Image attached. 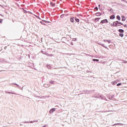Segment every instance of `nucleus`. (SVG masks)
Listing matches in <instances>:
<instances>
[{
  "label": "nucleus",
  "instance_id": "1",
  "mask_svg": "<svg viewBox=\"0 0 127 127\" xmlns=\"http://www.w3.org/2000/svg\"><path fill=\"white\" fill-rule=\"evenodd\" d=\"M111 26H113L114 27H118V26H121V25H124V23H122L120 21H114L113 24L109 23Z\"/></svg>",
  "mask_w": 127,
  "mask_h": 127
},
{
  "label": "nucleus",
  "instance_id": "2",
  "mask_svg": "<svg viewBox=\"0 0 127 127\" xmlns=\"http://www.w3.org/2000/svg\"><path fill=\"white\" fill-rule=\"evenodd\" d=\"M93 98H95V99H100V100H105V96H103V95L100 94H95Z\"/></svg>",
  "mask_w": 127,
  "mask_h": 127
},
{
  "label": "nucleus",
  "instance_id": "3",
  "mask_svg": "<svg viewBox=\"0 0 127 127\" xmlns=\"http://www.w3.org/2000/svg\"><path fill=\"white\" fill-rule=\"evenodd\" d=\"M12 85L13 86V87H14V88H18V89H19V90H23V87H21L16 83H12Z\"/></svg>",
  "mask_w": 127,
  "mask_h": 127
},
{
  "label": "nucleus",
  "instance_id": "4",
  "mask_svg": "<svg viewBox=\"0 0 127 127\" xmlns=\"http://www.w3.org/2000/svg\"><path fill=\"white\" fill-rule=\"evenodd\" d=\"M97 44L98 45H100L101 46H102V47H104V48H105L106 49H108V50H109V48L106 46H105V44H102L100 42L97 43Z\"/></svg>",
  "mask_w": 127,
  "mask_h": 127
},
{
  "label": "nucleus",
  "instance_id": "5",
  "mask_svg": "<svg viewBox=\"0 0 127 127\" xmlns=\"http://www.w3.org/2000/svg\"><path fill=\"white\" fill-rule=\"evenodd\" d=\"M109 22V21H108L107 19H105L100 21L101 24H104V23H108Z\"/></svg>",
  "mask_w": 127,
  "mask_h": 127
},
{
  "label": "nucleus",
  "instance_id": "6",
  "mask_svg": "<svg viewBox=\"0 0 127 127\" xmlns=\"http://www.w3.org/2000/svg\"><path fill=\"white\" fill-rule=\"evenodd\" d=\"M55 111H56V109L55 108H52L49 111V113L50 114V115H51V114L54 113V112H55Z\"/></svg>",
  "mask_w": 127,
  "mask_h": 127
},
{
  "label": "nucleus",
  "instance_id": "7",
  "mask_svg": "<svg viewBox=\"0 0 127 127\" xmlns=\"http://www.w3.org/2000/svg\"><path fill=\"white\" fill-rule=\"evenodd\" d=\"M5 93H6V94H12V95H18L17 94L15 93L14 92H10L8 91H6Z\"/></svg>",
  "mask_w": 127,
  "mask_h": 127
},
{
  "label": "nucleus",
  "instance_id": "8",
  "mask_svg": "<svg viewBox=\"0 0 127 127\" xmlns=\"http://www.w3.org/2000/svg\"><path fill=\"white\" fill-rule=\"evenodd\" d=\"M116 18V16L114 14L111 15L110 16V19H115Z\"/></svg>",
  "mask_w": 127,
  "mask_h": 127
},
{
  "label": "nucleus",
  "instance_id": "9",
  "mask_svg": "<svg viewBox=\"0 0 127 127\" xmlns=\"http://www.w3.org/2000/svg\"><path fill=\"white\" fill-rule=\"evenodd\" d=\"M121 18H122V21H126V16L124 15H122L121 16Z\"/></svg>",
  "mask_w": 127,
  "mask_h": 127
},
{
  "label": "nucleus",
  "instance_id": "10",
  "mask_svg": "<svg viewBox=\"0 0 127 127\" xmlns=\"http://www.w3.org/2000/svg\"><path fill=\"white\" fill-rule=\"evenodd\" d=\"M74 18H75V17H71L70 18V22H72V23H74Z\"/></svg>",
  "mask_w": 127,
  "mask_h": 127
},
{
  "label": "nucleus",
  "instance_id": "11",
  "mask_svg": "<svg viewBox=\"0 0 127 127\" xmlns=\"http://www.w3.org/2000/svg\"><path fill=\"white\" fill-rule=\"evenodd\" d=\"M101 19V18H96L95 19H93V20L95 21V23L97 22V21H99Z\"/></svg>",
  "mask_w": 127,
  "mask_h": 127
},
{
  "label": "nucleus",
  "instance_id": "12",
  "mask_svg": "<svg viewBox=\"0 0 127 127\" xmlns=\"http://www.w3.org/2000/svg\"><path fill=\"white\" fill-rule=\"evenodd\" d=\"M118 31L120 32V33H124V32H125V30H124L123 29H119Z\"/></svg>",
  "mask_w": 127,
  "mask_h": 127
},
{
  "label": "nucleus",
  "instance_id": "13",
  "mask_svg": "<svg viewBox=\"0 0 127 127\" xmlns=\"http://www.w3.org/2000/svg\"><path fill=\"white\" fill-rule=\"evenodd\" d=\"M116 19H117V20H118V21H120L121 18V16H120L119 15H118L117 16H116Z\"/></svg>",
  "mask_w": 127,
  "mask_h": 127
},
{
  "label": "nucleus",
  "instance_id": "14",
  "mask_svg": "<svg viewBox=\"0 0 127 127\" xmlns=\"http://www.w3.org/2000/svg\"><path fill=\"white\" fill-rule=\"evenodd\" d=\"M95 15H96V16H101V15H102V13L100 12H98L96 13Z\"/></svg>",
  "mask_w": 127,
  "mask_h": 127
},
{
  "label": "nucleus",
  "instance_id": "15",
  "mask_svg": "<svg viewBox=\"0 0 127 127\" xmlns=\"http://www.w3.org/2000/svg\"><path fill=\"white\" fill-rule=\"evenodd\" d=\"M113 126H124V124L122 123H116L113 125Z\"/></svg>",
  "mask_w": 127,
  "mask_h": 127
},
{
  "label": "nucleus",
  "instance_id": "16",
  "mask_svg": "<svg viewBox=\"0 0 127 127\" xmlns=\"http://www.w3.org/2000/svg\"><path fill=\"white\" fill-rule=\"evenodd\" d=\"M42 21H43V22H45V23H51V22L49 21H46L45 20H42Z\"/></svg>",
  "mask_w": 127,
  "mask_h": 127
},
{
  "label": "nucleus",
  "instance_id": "17",
  "mask_svg": "<svg viewBox=\"0 0 127 127\" xmlns=\"http://www.w3.org/2000/svg\"><path fill=\"white\" fill-rule=\"evenodd\" d=\"M90 92L91 91L90 90H84L83 91V93H85V94H90Z\"/></svg>",
  "mask_w": 127,
  "mask_h": 127
},
{
  "label": "nucleus",
  "instance_id": "18",
  "mask_svg": "<svg viewBox=\"0 0 127 127\" xmlns=\"http://www.w3.org/2000/svg\"><path fill=\"white\" fill-rule=\"evenodd\" d=\"M45 55H46L47 56L50 57H52V56H53V54H49L48 53H47V52L46 53Z\"/></svg>",
  "mask_w": 127,
  "mask_h": 127
},
{
  "label": "nucleus",
  "instance_id": "19",
  "mask_svg": "<svg viewBox=\"0 0 127 127\" xmlns=\"http://www.w3.org/2000/svg\"><path fill=\"white\" fill-rule=\"evenodd\" d=\"M67 16V14H62L61 15V16H60V17H61V18H63V17H64V16Z\"/></svg>",
  "mask_w": 127,
  "mask_h": 127
},
{
  "label": "nucleus",
  "instance_id": "20",
  "mask_svg": "<svg viewBox=\"0 0 127 127\" xmlns=\"http://www.w3.org/2000/svg\"><path fill=\"white\" fill-rule=\"evenodd\" d=\"M92 61H93V62H99L100 60H99V59H93Z\"/></svg>",
  "mask_w": 127,
  "mask_h": 127
},
{
  "label": "nucleus",
  "instance_id": "21",
  "mask_svg": "<svg viewBox=\"0 0 127 127\" xmlns=\"http://www.w3.org/2000/svg\"><path fill=\"white\" fill-rule=\"evenodd\" d=\"M50 84H52V85H53L55 83V81L54 80H51L49 81Z\"/></svg>",
  "mask_w": 127,
  "mask_h": 127
},
{
  "label": "nucleus",
  "instance_id": "22",
  "mask_svg": "<svg viewBox=\"0 0 127 127\" xmlns=\"http://www.w3.org/2000/svg\"><path fill=\"white\" fill-rule=\"evenodd\" d=\"M119 36H120V37H124V33H120Z\"/></svg>",
  "mask_w": 127,
  "mask_h": 127
},
{
  "label": "nucleus",
  "instance_id": "23",
  "mask_svg": "<svg viewBox=\"0 0 127 127\" xmlns=\"http://www.w3.org/2000/svg\"><path fill=\"white\" fill-rule=\"evenodd\" d=\"M47 67L48 69H51V65H50V64H47Z\"/></svg>",
  "mask_w": 127,
  "mask_h": 127
},
{
  "label": "nucleus",
  "instance_id": "24",
  "mask_svg": "<svg viewBox=\"0 0 127 127\" xmlns=\"http://www.w3.org/2000/svg\"><path fill=\"white\" fill-rule=\"evenodd\" d=\"M34 16H35V17H36L37 18H38V19H40V20H41V18H40L39 16L35 15V14H34Z\"/></svg>",
  "mask_w": 127,
  "mask_h": 127
},
{
  "label": "nucleus",
  "instance_id": "25",
  "mask_svg": "<svg viewBox=\"0 0 127 127\" xmlns=\"http://www.w3.org/2000/svg\"><path fill=\"white\" fill-rule=\"evenodd\" d=\"M75 20L76 22H79L80 21V19H79V18H77V17L75 18Z\"/></svg>",
  "mask_w": 127,
  "mask_h": 127
},
{
  "label": "nucleus",
  "instance_id": "26",
  "mask_svg": "<svg viewBox=\"0 0 127 127\" xmlns=\"http://www.w3.org/2000/svg\"><path fill=\"white\" fill-rule=\"evenodd\" d=\"M112 85H117V81H112Z\"/></svg>",
  "mask_w": 127,
  "mask_h": 127
},
{
  "label": "nucleus",
  "instance_id": "27",
  "mask_svg": "<svg viewBox=\"0 0 127 127\" xmlns=\"http://www.w3.org/2000/svg\"><path fill=\"white\" fill-rule=\"evenodd\" d=\"M44 87L45 88H49V85L45 84H44Z\"/></svg>",
  "mask_w": 127,
  "mask_h": 127
},
{
  "label": "nucleus",
  "instance_id": "28",
  "mask_svg": "<svg viewBox=\"0 0 127 127\" xmlns=\"http://www.w3.org/2000/svg\"><path fill=\"white\" fill-rule=\"evenodd\" d=\"M55 3H53V2H50V5H52V6H55Z\"/></svg>",
  "mask_w": 127,
  "mask_h": 127
},
{
  "label": "nucleus",
  "instance_id": "29",
  "mask_svg": "<svg viewBox=\"0 0 127 127\" xmlns=\"http://www.w3.org/2000/svg\"><path fill=\"white\" fill-rule=\"evenodd\" d=\"M40 23H41V24H42L43 25H46V24H45V23H44V22L41 21L40 22Z\"/></svg>",
  "mask_w": 127,
  "mask_h": 127
},
{
  "label": "nucleus",
  "instance_id": "30",
  "mask_svg": "<svg viewBox=\"0 0 127 127\" xmlns=\"http://www.w3.org/2000/svg\"><path fill=\"white\" fill-rule=\"evenodd\" d=\"M41 53H42V54H44L45 55V54H46V52H45V51H44L43 50H42L41 51Z\"/></svg>",
  "mask_w": 127,
  "mask_h": 127
},
{
  "label": "nucleus",
  "instance_id": "31",
  "mask_svg": "<svg viewBox=\"0 0 127 127\" xmlns=\"http://www.w3.org/2000/svg\"><path fill=\"white\" fill-rule=\"evenodd\" d=\"M122 63H124V64H127V61H125V60H123L122 61Z\"/></svg>",
  "mask_w": 127,
  "mask_h": 127
},
{
  "label": "nucleus",
  "instance_id": "32",
  "mask_svg": "<svg viewBox=\"0 0 127 127\" xmlns=\"http://www.w3.org/2000/svg\"><path fill=\"white\" fill-rule=\"evenodd\" d=\"M117 87H119V86H122V83L120 82V83H118V84H117Z\"/></svg>",
  "mask_w": 127,
  "mask_h": 127
},
{
  "label": "nucleus",
  "instance_id": "33",
  "mask_svg": "<svg viewBox=\"0 0 127 127\" xmlns=\"http://www.w3.org/2000/svg\"><path fill=\"white\" fill-rule=\"evenodd\" d=\"M23 10L24 11V13H27L28 11H26V10L23 9Z\"/></svg>",
  "mask_w": 127,
  "mask_h": 127
},
{
  "label": "nucleus",
  "instance_id": "34",
  "mask_svg": "<svg viewBox=\"0 0 127 127\" xmlns=\"http://www.w3.org/2000/svg\"><path fill=\"white\" fill-rule=\"evenodd\" d=\"M107 10H108V11H111L112 10H113V8H108Z\"/></svg>",
  "mask_w": 127,
  "mask_h": 127
},
{
  "label": "nucleus",
  "instance_id": "35",
  "mask_svg": "<svg viewBox=\"0 0 127 127\" xmlns=\"http://www.w3.org/2000/svg\"><path fill=\"white\" fill-rule=\"evenodd\" d=\"M111 40H107L106 42H108V43L110 44L111 43Z\"/></svg>",
  "mask_w": 127,
  "mask_h": 127
},
{
  "label": "nucleus",
  "instance_id": "36",
  "mask_svg": "<svg viewBox=\"0 0 127 127\" xmlns=\"http://www.w3.org/2000/svg\"><path fill=\"white\" fill-rule=\"evenodd\" d=\"M94 9H95V10H98L99 8H98L97 6H96L94 7Z\"/></svg>",
  "mask_w": 127,
  "mask_h": 127
},
{
  "label": "nucleus",
  "instance_id": "37",
  "mask_svg": "<svg viewBox=\"0 0 127 127\" xmlns=\"http://www.w3.org/2000/svg\"><path fill=\"white\" fill-rule=\"evenodd\" d=\"M114 98H115V95H113L111 96V99H114Z\"/></svg>",
  "mask_w": 127,
  "mask_h": 127
},
{
  "label": "nucleus",
  "instance_id": "38",
  "mask_svg": "<svg viewBox=\"0 0 127 127\" xmlns=\"http://www.w3.org/2000/svg\"><path fill=\"white\" fill-rule=\"evenodd\" d=\"M72 41H77V38H73Z\"/></svg>",
  "mask_w": 127,
  "mask_h": 127
},
{
  "label": "nucleus",
  "instance_id": "39",
  "mask_svg": "<svg viewBox=\"0 0 127 127\" xmlns=\"http://www.w3.org/2000/svg\"><path fill=\"white\" fill-rule=\"evenodd\" d=\"M29 123H30V122H29V121H27V122L25 121V122H23L24 124H29Z\"/></svg>",
  "mask_w": 127,
  "mask_h": 127
},
{
  "label": "nucleus",
  "instance_id": "40",
  "mask_svg": "<svg viewBox=\"0 0 127 127\" xmlns=\"http://www.w3.org/2000/svg\"><path fill=\"white\" fill-rule=\"evenodd\" d=\"M3 21V19H0V23L2 24Z\"/></svg>",
  "mask_w": 127,
  "mask_h": 127
},
{
  "label": "nucleus",
  "instance_id": "41",
  "mask_svg": "<svg viewBox=\"0 0 127 127\" xmlns=\"http://www.w3.org/2000/svg\"><path fill=\"white\" fill-rule=\"evenodd\" d=\"M123 25V26L125 28H127V25L126 24H125V25L123 24V25Z\"/></svg>",
  "mask_w": 127,
  "mask_h": 127
},
{
  "label": "nucleus",
  "instance_id": "42",
  "mask_svg": "<svg viewBox=\"0 0 127 127\" xmlns=\"http://www.w3.org/2000/svg\"><path fill=\"white\" fill-rule=\"evenodd\" d=\"M28 13H29V14H33V13H32V12H30V11H28Z\"/></svg>",
  "mask_w": 127,
  "mask_h": 127
},
{
  "label": "nucleus",
  "instance_id": "43",
  "mask_svg": "<svg viewBox=\"0 0 127 127\" xmlns=\"http://www.w3.org/2000/svg\"><path fill=\"white\" fill-rule=\"evenodd\" d=\"M34 123H38V120H34Z\"/></svg>",
  "mask_w": 127,
  "mask_h": 127
},
{
  "label": "nucleus",
  "instance_id": "44",
  "mask_svg": "<svg viewBox=\"0 0 127 127\" xmlns=\"http://www.w3.org/2000/svg\"><path fill=\"white\" fill-rule=\"evenodd\" d=\"M70 45H74V43H73V42H71L70 43Z\"/></svg>",
  "mask_w": 127,
  "mask_h": 127
},
{
  "label": "nucleus",
  "instance_id": "45",
  "mask_svg": "<svg viewBox=\"0 0 127 127\" xmlns=\"http://www.w3.org/2000/svg\"><path fill=\"white\" fill-rule=\"evenodd\" d=\"M38 96L36 95V94H34V97H35V98H37Z\"/></svg>",
  "mask_w": 127,
  "mask_h": 127
},
{
  "label": "nucleus",
  "instance_id": "46",
  "mask_svg": "<svg viewBox=\"0 0 127 127\" xmlns=\"http://www.w3.org/2000/svg\"><path fill=\"white\" fill-rule=\"evenodd\" d=\"M7 48V47H6V46H5L4 47V49L5 50H6V49Z\"/></svg>",
  "mask_w": 127,
  "mask_h": 127
},
{
  "label": "nucleus",
  "instance_id": "47",
  "mask_svg": "<svg viewBox=\"0 0 127 127\" xmlns=\"http://www.w3.org/2000/svg\"><path fill=\"white\" fill-rule=\"evenodd\" d=\"M29 122H30L31 124H33V123H34V121H29Z\"/></svg>",
  "mask_w": 127,
  "mask_h": 127
},
{
  "label": "nucleus",
  "instance_id": "48",
  "mask_svg": "<svg viewBox=\"0 0 127 127\" xmlns=\"http://www.w3.org/2000/svg\"><path fill=\"white\" fill-rule=\"evenodd\" d=\"M111 13H115V12H114V10L111 11Z\"/></svg>",
  "mask_w": 127,
  "mask_h": 127
},
{
  "label": "nucleus",
  "instance_id": "49",
  "mask_svg": "<svg viewBox=\"0 0 127 127\" xmlns=\"http://www.w3.org/2000/svg\"><path fill=\"white\" fill-rule=\"evenodd\" d=\"M37 98H39L40 99H42V97L39 96H38V97H37Z\"/></svg>",
  "mask_w": 127,
  "mask_h": 127
},
{
  "label": "nucleus",
  "instance_id": "50",
  "mask_svg": "<svg viewBox=\"0 0 127 127\" xmlns=\"http://www.w3.org/2000/svg\"><path fill=\"white\" fill-rule=\"evenodd\" d=\"M87 73H92V71L88 70Z\"/></svg>",
  "mask_w": 127,
  "mask_h": 127
},
{
  "label": "nucleus",
  "instance_id": "51",
  "mask_svg": "<svg viewBox=\"0 0 127 127\" xmlns=\"http://www.w3.org/2000/svg\"><path fill=\"white\" fill-rule=\"evenodd\" d=\"M0 15L1 16H2V17H4L3 15H2V14H0Z\"/></svg>",
  "mask_w": 127,
  "mask_h": 127
},
{
  "label": "nucleus",
  "instance_id": "52",
  "mask_svg": "<svg viewBox=\"0 0 127 127\" xmlns=\"http://www.w3.org/2000/svg\"><path fill=\"white\" fill-rule=\"evenodd\" d=\"M3 6H4V7H7V5H3Z\"/></svg>",
  "mask_w": 127,
  "mask_h": 127
},
{
  "label": "nucleus",
  "instance_id": "53",
  "mask_svg": "<svg viewBox=\"0 0 127 127\" xmlns=\"http://www.w3.org/2000/svg\"><path fill=\"white\" fill-rule=\"evenodd\" d=\"M103 41L104 42H107V40H104Z\"/></svg>",
  "mask_w": 127,
  "mask_h": 127
},
{
  "label": "nucleus",
  "instance_id": "54",
  "mask_svg": "<svg viewBox=\"0 0 127 127\" xmlns=\"http://www.w3.org/2000/svg\"><path fill=\"white\" fill-rule=\"evenodd\" d=\"M47 127V125H44V126H43L42 127Z\"/></svg>",
  "mask_w": 127,
  "mask_h": 127
},
{
  "label": "nucleus",
  "instance_id": "55",
  "mask_svg": "<svg viewBox=\"0 0 127 127\" xmlns=\"http://www.w3.org/2000/svg\"><path fill=\"white\" fill-rule=\"evenodd\" d=\"M101 6V5H100V4H98V7H99V8H100V7Z\"/></svg>",
  "mask_w": 127,
  "mask_h": 127
},
{
  "label": "nucleus",
  "instance_id": "56",
  "mask_svg": "<svg viewBox=\"0 0 127 127\" xmlns=\"http://www.w3.org/2000/svg\"><path fill=\"white\" fill-rule=\"evenodd\" d=\"M22 126V124H20V126L21 127Z\"/></svg>",
  "mask_w": 127,
  "mask_h": 127
},
{
  "label": "nucleus",
  "instance_id": "57",
  "mask_svg": "<svg viewBox=\"0 0 127 127\" xmlns=\"http://www.w3.org/2000/svg\"><path fill=\"white\" fill-rule=\"evenodd\" d=\"M122 0V1H125V0Z\"/></svg>",
  "mask_w": 127,
  "mask_h": 127
},
{
  "label": "nucleus",
  "instance_id": "58",
  "mask_svg": "<svg viewBox=\"0 0 127 127\" xmlns=\"http://www.w3.org/2000/svg\"><path fill=\"white\" fill-rule=\"evenodd\" d=\"M37 93L38 94L39 92H37Z\"/></svg>",
  "mask_w": 127,
  "mask_h": 127
},
{
  "label": "nucleus",
  "instance_id": "59",
  "mask_svg": "<svg viewBox=\"0 0 127 127\" xmlns=\"http://www.w3.org/2000/svg\"><path fill=\"white\" fill-rule=\"evenodd\" d=\"M63 43H65V42H63Z\"/></svg>",
  "mask_w": 127,
  "mask_h": 127
},
{
  "label": "nucleus",
  "instance_id": "60",
  "mask_svg": "<svg viewBox=\"0 0 127 127\" xmlns=\"http://www.w3.org/2000/svg\"><path fill=\"white\" fill-rule=\"evenodd\" d=\"M82 94H83V93H81L80 95H82Z\"/></svg>",
  "mask_w": 127,
  "mask_h": 127
}]
</instances>
